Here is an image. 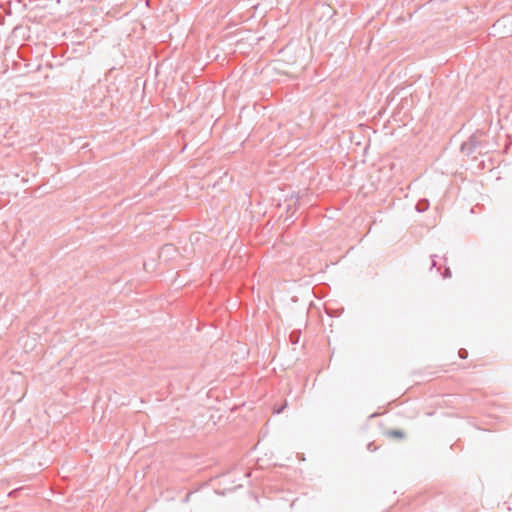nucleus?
I'll return each mask as SVG.
<instances>
[{
  "label": "nucleus",
  "mask_w": 512,
  "mask_h": 512,
  "mask_svg": "<svg viewBox=\"0 0 512 512\" xmlns=\"http://www.w3.org/2000/svg\"><path fill=\"white\" fill-rule=\"evenodd\" d=\"M390 434L399 438L403 437V433L401 431H391Z\"/></svg>",
  "instance_id": "nucleus-3"
},
{
  "label": "nucleus",
  "mask_w": 512,
  "mask_h": 512,
  "mask_svg": "<svg viewBox=\"0 0 512 512\" xmlns=\"http://www.w3.org/2000/svg\"><path fill=\"white\" fill-rule=\"evenodd\" d=\"M172 248H173V247H172V245H166V246L164 247V249H168V250H170V249H172Z\"/></svg>",
  "instance_id": "nucleus-6"
},
{
  "label": "nucleus",
  "mask_w": 512,
  "mask_h": 512,
  "mask_svg": "<svg viewBox=\"0 0 512 512\" xmlns=\"http://www.w3.org/2000/svg\"><path fill=\"white\" fill-rule=\"evenodd\" d=\"M429 208V201L427 199H421L416 204V210L418 212H424Z\"/></svg>",
  "instance_id": "nucleus-2"
},
{
  "label": "nucleus",
  "mask_w": 512,
  "mask_h": 512,
  "mask_svg": "<svg viewBox=\"0 0 512 512\" xmlns=\"http://www.w3.org/2000/svg\"><path fill=\"white\" fill-rule=\"evenodd\" d=\"M443 276H444V278H449V277H451V271H450V269H449V268H447V269L445 270V273H444V275H443Z\"/></svg>",
  "instance_id": "nucleus-4"
},
{
  "label": "nucleus",
  "mask_w": 512,
  "mask_h": 512,
  "mask_svg": "<svg viewBox=\"0 0 512 512\" xmlns=\"http://www.w3.org/2000/svg\"><path fill=\"white\" fill-rule=\"evenodd\" d=\"M472 147H474V148H476V147H477V141H476V136H475V135H473V136H471V137H470L469 142L464 143V144L462 145V150H463V151H466V150H467V151H468V153H471V152H472V149H471Z\"/></svg>",
  "instance_id": "nucleus-1"
},
{
  "label": "nucleus",
  "mask_w": 512,
  "mask_h": 512,
  "mask_svg": "<svg viewBox=\"0 0 512 512\" xmlns=\"http://www.w3.org/2000/svg\"><path fill=\"white\" fill-rule=\"evenodd\" d=\"M435 266H436V261L434 259H432L431 269L434 268Z\"/></svg>",
  "instance_id": "nucleus-5"
}]
</instances>
